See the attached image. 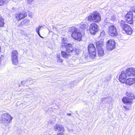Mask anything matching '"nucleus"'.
Listing matches in <instances>:
<instances>
[{"label":"nucleus","instance_id":"obj_1","mask_svg":"<svg viewBox=\"0 0 135 135\" xmlns=\"http://www.w3.org/2000/svg\"><path fill=\"white\" fill-rule=\"evenodd\" d=\"M119 29H122L124 33L130 35L132 33V30L131 27L128 25L126 24L125 22L123 20L119 21Z\"/></svg>","mask_w":135,"mask_h":135},{"label":"nucleus","instance_id":"obj_2","mask_svg":"<svg viewBox=\"0 0 135 135\" xmlns=\"http://www.w3.org/2000/svg\"><path fill=\"white\" fill-rule=\"evenodd\" d=\"M69 31L72 32L71 36L75 40L80 41L81 39L82 35L81 33L78 31L77 29L75 27H70Z\"/></svg>","mask_w":135,"mask_h":135},{"label":"nucleus","instance_id":"obj_3","mask_svg":"<svg viewBox=\"0 0 135 135\" xmlns=\"http://www.w3.org/2000/svg\"><path fill=\"white\" fill-rule=\"evenodd\" d=\"M88 20L90 22H98L101 19L100 14L97 12H93L88 16Z\"/></svg>","mask_w":135,"mask_h":135},{"label":"nucleus","instance_id":"obj_4","mask_svg":"<svg viewBox=\"0 0 135 135\" xmlns=\"http://www.w3.org/2000/svg\"><path fill=\"white\" fill-rule=\"evenodd\" d=\"M88 49L90 57L92 59L95 58L96 56V50L94 45L93 44H89Z\"/></svg>","mask_w":135,"mask_h":135},{"label":"nucleus","instance_id":"obj_5","mask_svg":"<svg viewBox=\"0 0 135 135\" xmlns=\"http://www.w3.org/2000/svg\"><path fill=\"white\" fill-rule=\"evenodd\" d=\"M12 119L11 116L7 113L2 114L1 117V121L3 123L8 124L10 123Z\"/></svg>","mask_w":135,"mask_h":135},{"label":"nucleus","instance_id":"obj_6","mask_svg":"<svg viewBox=\"0 0 135 135\" xmlns=\"http://www.w3.org/2000/svg\"><path fill=\"white\" fill-rule=\"evenodd\" d=\"M18 52L16 50H14L12 51L11 54V59L12 64L15 65H17L18 63Z\"/></svg>","mask_w":135,"mask_h":135},{"label":"nucleus","instance_id":"obj_7","mask_svg":"<svg viewBox=\"0 0 135 135\" xmlns=\"http://www.w3.org/2000/svg\"><path fill=\"white\" fill-rule=\"evenodd\" d=\"M98 26L96 23H93L90 25L89 31L90 33L93 35H95L98 32Z\"/></svg>","mask_w":135,"mask_h":135},{"label":"nucleus","instance_id":"obj_8","mask_svg":"<svg viewBox=\"0 0 135 135\" xmlns=\"http://www.w3.org/2000/svg\"><path fill=\"white\" fill-rule=\"evenodd\" d=\"M115 43L113 39H110L107 42L106 46L107 49L109 50H112L114 49Z\"/></svg>","mask_w":135,"mask_h":135},{"label":"nucleus","instance_id":"obj_9","mask_svg":"<svg viewBox=\"0 0 135 135\" xmlns=\"http://www.w3.org/2000/svg\"><path fill=\"white\" fill-rule=\"evenodd\" d=\"M133 14L131 12H128L125 16V20L127 22L130 24H132L133 23Z\"/></svg>","mask_w":135,"mask_h":135},{"label":"nucleus","instance_id":"obj_10","mask_svg":"<svg viewBox=\"0 0 135 135\" xmlns=\"http://www.w3.org/2000/svg\"><path fill=\"white\" fill-rule=\"evenodd\" d=\"M109 34L112 37H116L118 35L116 28L114 25H110L108 28Z\"/></svg>","mask_w":135,"mask_h":135},{"label":"nucleus","instance_id":"obj_11","mask_svg":"<svg viewBox=\"0 0 135 135\" xmlns=\"http://www.w3.org/2000/svg\"><path fill=\"white\" fill-rule=\"evenodd\" d=\"M62 46H65L66 51L69 53H72L74 48L72 47V45L71 44L67 43H63L62 44Z\"/></svg>","mask_w":135,"mask_h":135},{"label":"nucleus","instance_id":"obj_12","mask_svg":"<svg viewBox=\"0 0 135 135\" xmlns=\"http://www.w3.org/2000/svg\"><path fill=\"white\" fill-rule=\"evenodd\" d=\"M128 76L135 77V69L133 68H128L125 71Z\"/></svg>","mask_w":135,"mask_h":135},{"label":"nucleus","instance_id":"obj_13","mask_svg":"<svg viewBox=\"0 0 135 135\" xmlns=\"http://www.w3.org/2000/svg\"><path fill=\"white\" fill-rule=\"evenodd\" d=\"M27 13L25 11L16 14V18L18 21H20L27 16Z\"/></svg>","mask_w":135,"mask_h":135},{"label":"nucleus","instance_id":"obj_14","mask_svg":"<svg viewBox=\"0 0 135 135\" xmlns=\"http://www.w3.org/2000/svg\"><path fill=\"white\" fill-rule=\"evenodd\" d=\"M128 76L125 71H122L119 76V81L122 83H124L126 81Z\"/></svg>","mask_w":135,"mask_h":135},{"label":"nucleus","instance_id":"obj_15","mask_svg":"<svg viewBox=\"0 0 135 135\" xmlns=\"http://www.w3.org/2000/svg\"><path fill=\"white\" fill-rule=\"evenodd\" d=\"M122 101L123 103L126 105H130L131 107V105L133 103L132 100L129 98L128 97H124L122 99Z\"/></svg>","mask_w":135,"mask_h":135},{"label":"nucleus","instance_id":"obj_16","mask_svg":"<svg viewBox=\"0 0 135 135\" xmlns=\"http://www.w3.org/2000/svg\"><path fill=\"white\" fill-rule=\"evenodd\" d=\"M54 129L56 131L64 132V128L63 126L59 124H56L54 125Z\"/></svg>","mask_w":135,"mask_h":135},{"label":"nucleus","instance_id":"obj_17","mask_svg":"<svg viewBox=\"0 0 135 135\" xmlns=\"http://www.w3.org/2000/svg\"><path fill=\"white\" fill-rule=\"evenodd\" d=\"M97 49H103L104 46L103 40L101 39L100 40L97 41L96 43Z\"/></svg>","mask_w":135,"mask_h":135},{"label":"nucleus","instance_id":"obj_18","mask_svg":"<svg viewBox=\"0 0 135 135\" xmlns=\"http://www.w3.org/2000/svg\"><path fill=\"white\" fill-rule=\"evenodd\" d=\"M126 83L129 85L135 84V77L134 78H130L127 79L126 81Z\"/></svg>","mask_w":135,"mask_h":135},{"label":"nucleus","instance_id":"obj_19","mask_svg":"<svg viewBox=\"0 0 135 135\" xmlns=\"http://www.w3.org/2000/svg\"><path fill=\"white\" fill-rule=\"evenodd\" d=\"M97 52L99 57H102L104 55V51L103 49H97Z\"/></svg>","mask_w":135,"mask_h":135},{"label":"nucleus","instance_id":"obj_20","mask_svg":"<svg viewBox=\"0 0 135 135\" xmlns=\"http://www.w3.org/2000/svg\"><path fill=\"white\" fill-rule=\"evenodd\" d=\"M126 95L129 97V98L133 100L134 99L135 97L133 94L131 92L127 91L126 93Z\"/></svg>","mask_w":135,"mask_h":135},{"label":"nucleus","instance_id":"obj_21","mask_svg":"<svg viewBox=\"0 0 135 135\" xmlns=\"http://www.w3.org/2000/svg\"><path fill=\"white\" fill-rule=\"evenodd\" d=\"M80 50L79 49L76 48H74L72 52L73 54V55H78L79 54V52H80Z\"/></svg>","mask_w":135,"mask_h":135},{"label":"nucleus","instance_id":"obj_22","mask_svg":"<svg viewBox=\"0 0 135 135\" xmlns=\"http://www.w3.org/2000/svg\"><path fill=\"white\" fill-rule=\"evenodd\" d=\"M42 27V26H39L38 27L35 28V31L38 36L41 38H43L44 37L41 35L40 33V30Z\"/></svg>","mask_w":135,"mask_h":135},{"label":"nucleus","instance_id":"obj_23","mask_svg":"<svg viewBox=\"0 0 135 135\" xmlns=\"http://www.w3.org/2000/svg\"><path fill=\"white\" fill-rule=\"evenodd\" d=\"M61 55L64 58H68L69 56L70 55L69 54H67L65 52L63 51H61Z\"/></svg>","mask_w":135,"mask_h":135},{"label":"nucleus","instance_id":"obj_24","mask_svg":"<svg viewBox=\"0 0 135 135\" xmlns=\"http://www.w3.org/2000/svg\"><path fill=\"white\" fill-rule=\"evenodd\" d=\"M4 19L0 17V27H3L4 26Z\"/></svg>","mask_w":135,"mask_h":135},{"label":"nucleus","instance_id":"obj_25","mask_svg":"<svg viewBox=\"0 0 135 135\" xmlns=\"http://www.w3.org/2000/svg\"><path fill=\"white\" fill-rule=\"evenodd\" d=\"M80 28L83 30H84L85 28V24L84 23L81 22L80 25Z\"/></svg>","mask_w":135,"mask_h":135},{"label":"nucleus","instance_id":"obj_26","mask_svg":"<svg viewBox=\"0 0 135 135\" xmlns=\"http://www.w3.org/2000/svg\"><path fill=\"white\" fill-rule=\"evenodd\" d=\"M57 60L58 62L60 63L62 62V61L60 58V55H57Z\"/></svg>","mask_w":135,"mask_h":135},{"label":"nucleus","instance_id":"obj_27","mask_svg":"<svg viewBox=\"0 0 135 135\" xmlns=\"http://www.w3.org/2000/svg\"><path fill=\"white\" fill-rule=\"evenodd\" d=\"M29 21L28 19H25L21 22V23L22 25L26 23L29 22Z\"/></svg>","mask_w":135,"mask_h":135},{"label":"nucleus","instance_id":"obj_28","mask_svg":"<svg viewBox=\"0 0 135 135\" xmlns=\"http://www.w3.org/2000/svg\"><path fill=\"white\" fill-rule=\"evenodd\" d=\"M111 79L110 77L109 76L105 78V79L104 80V82H107L110 80Z\"/></svg>","mask_w":135,"mask_h":135},{"label":"nucleus","instance_id":"obj_29","mask_svg":"<svg viewBox=\"0 0 135 135\" xmlns=\"http://www.w3.org/2000/svg\"><path fill=\"white\" fill-rule=\"evenodd\" d=\"M116 19V16L115 15H113L111 16V20L113 21H115Z\"/></svg>","mask_w":135,"mask_h":135},{"label":"nucleus","instance_id":"obj_30","mask_svg":"<svg viewBox=\"0 0 135 135\" xmlns=\"http://www.w3.org/2000/svg\"><path fill=\"white\" fill-rule=\"evenodd\" d=\"M27 81V80H26L22 81L21 82V84L22 85H23L26 83Z\"/></svg>","mask_w":135,"mask_h":135},{"label":"nucleus","instance_id":"obj_31","mask_svg":"<svg viewBox=\"0 0 135 135\" xmlns=\"http://www.w3.org/2000/svg\"><path fill=\"white\" fill-rule=\"evenodd\" d=\"M3 0H0V6L3 4Z\"/></svg>","mask_w":135,"mask_h":135},{"label":"nucleus","instance_id":"obj_32","mask_svg":"<svg viewBox=\"0 0 135 135\" xmlns=\"http://www.w3.org/2000/svg\"><path fill=\"white\" fill-rule=\"evenodd\" d=\"M8 2V1L7 0H3V4H6Z\"/></svg>","mask_w":135,"mask_h":135},{"label":"nucleus","instance_id":"obj_33","mask_svg":"<svg viewBox=\"0 0 135 135\" xmlns=\"http://www.w3.org/2000/svg\"><path fill=\"white\" fill-rule=\"evenodd\" d=\"M3 58V56L1 55H0V62L1 61L2 59Z\"/></svg>","mask_w":135,"mask_h":135},{"label":"nucleus","instance_id":"obj_34","mask_svg":"<svg viewBox=\"0 0 135 135\" xmlns=\"http://www.w3.org/2000/svg\"><path fill=\"white\" fill-rule=\"evenodd\" d=\"M124 108L125 110H128L129 109V107L127 106H124Z\"/></svg>","mask_w":135,"mask_h":135},{"label":"nucleus","instance_id":"obj_35","mask_svg":"<svg viewBox=\"0 0 135 135\" xmlns=\"http://www.w3.org/2000/svg\"><path fill=\"white\" fill-rule=\"evenodd\" d=\"M57 135H64V133H57Z\"/></svg>","mask_w":135,"mask_h":135},{"label":"nucleus","instance_id":"obj_36","mask_svg":"<svg viewBox=\"0 0 135 135\" xmlns=\"http://www.w3.org/2000/svg\"><path fill=\"white\" fill-rule=\"evenodd\" d=\"M105 98H101V102H103V101L105 99Z\"/></svg>","mask_w":135,"mask_h":135},{"label":"nucleus","instance_id":"obj_37","mask_svg":"<svg viewBox=\"0 0 135 135\" xmlns=\"http://www.w3.org/2000/svg\"><path fill=\"white\" fill-rule=\"evenodd\" d=\"M33 0H28V4H30Z\"/></svg>","mask_w":135,"mask_h":135},{"label":"nucleus","instance_id":"obj_38","mask_svg":"<svg viewBox=\"0 0 135 135\" xmlns=\"http://www.w3.org/2000/svg\"><path fill=\"white\" fill-rule=\"evenodd\" d=\"M68 130L69 132H73V129H68Z\"/></svg>","mask_w":135,"mask_h":135},{"label":"nucleus","instance_id":"obj_39","mask_svg":"<svg viewBox=\"0 0 135 135\" xmlns=\"http://www.w3.org/2000/svg\"><path fill=\"white\" fill-rule=\"evenodd\" d=\"M104 34V32H102L101 33L100 35H103Z\"/></svg>","mask_w":135,"mask_h":135},{"label":"nucleus","instance_id":"obj_40","mask_svg":"<svg viewBox=\"0 0 135 135\" xmlns=\"http://www.w3.org/2000/svg\"><path fill=\"white\" fill-rule=\"evenodd\" d=\"M71 115V113H67V115L68 116H70Z\"/></svg>","mask_w":135,"mask_h":135},{"label":"nucleus","instance_id":"obj_41","mask_svg":"<svg viewBox=\"0 0 135 135\" xmlns=\"http://www.w3.org/2000/svg\"><path fill=\"white\" fill-rule=\"evenodd\" d=\"M134 22L135 24V15L134 16Z\"/></svg>","mask_w":135,"mask_h":135},{"label":"nucleus","instance_id":"obj_42","mask_svg":"<svg viewBox=\"0 0 135 135\" xmlns=\"http://www.w3.org/2000/svg\"><path fill=\"white\" fill-rule=\"evenodd\" d=\"M133 11L135 12V7L134 8V9H133Z\"/></svg>","mask_w":135,"mask_h":135},{"label":"nucleus","instance_id":"obj_43","mask_svg":"<svg viewBox=\"0 0 135 135\" xmlns=\"http://www.w3.org/2000/svg\"><path fill=\"white\" fill-rule=\"evenodd\" d=\"M1 47H0V52H1Z\"/></svg>","mask_w":135,"mask_h":135}]
</instances>
